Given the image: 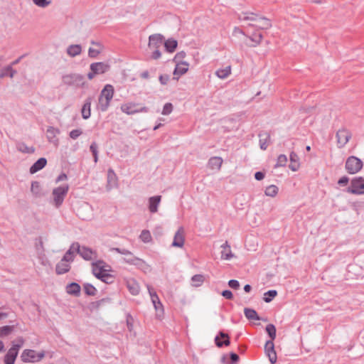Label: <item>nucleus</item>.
Segmentation results:
<instances>
[{
    "instance_id": "f257e3e1",
    "label": "nucleus",
    "mask_w": 364,
    "mask_h": 364,
    "mask_svg": "<svg viewBox=\"0 0 364 364\" xmlns=\"http://www.w3.org/2000/svg\"><path fill=\"white\" fill-rule=\"evenodd\" d=\"M164 45V37L156 33L149 37L148 49L151 51V58L157 60L161 58V53L159 48Z\"/></svg>"
},
{
    "instance_id": "f03ea898",
    "label": "nucleus",
    "mask_w": 364,
    "mask_h": 364,
    "mask_svg": "<svg viewBox=\"0 0 364 364\" xmlns=\"http://www.w3.org/2000/svg\"><path fill=\"white\" fill-rule=\"evenodd\" d=\"M110 267L103 262L99 261L92 264V272L94 275L102 281L109 283L112 275L109 273Z\"/></svg>"
},
{
    "instance_id": "7ed1b4c3",
    "label": "nucleus",
    "mask_w": 364,
    "mask_h": 364,
    "mask_svg": "<svg viewBox=\"0 0 364 364\" xmlns=\"http://www.w3.org/2000/svg\"><path fill=\"white\" fill-rule=\"evenodd\" d=\"M364 163L360 158L355 156H348L345 162V170L350 175H355L361 171Z\"/></svg>"
},
{
    "instance_id": "20e7f679",
    "label": "nucleus",
    "mask_w": 364,
    "mask_h": 364,
    "mask_svg": "<svg viewBox=\"0 0 364 364\" xmlns=\"http://www.w3.org/2000/svg\"><path fill=\"white\" fill-rule=\"evenodd\" d=\"M68 190L69 186L67 183L53 188L52 191V204L55 208H59L63 204Z\"/></svg>"
},
{
    "instance_id": "39448f33",
    "label": "nucleus",
    "mask_w": 364,
    "mask_h": 364,
    "mask_svg": "<svg viewBox=\"0 0 364 364\" xmlns=\"http://www.w3.org/2000/svg\"><path fill=\"white\" fill-rule=\"evenodd\" d=\"M110 70V65L106 62H96L92 63L90 65V71L87 77L90 80H92L98 75H103Z\"/></svg>"
},
{
    "instance_id": "423d86ee",
    "label": "nucleus",
    "mask_w": 364,
    "mask_h": 364,
    "mask_svg": "<svg viewBox=\"0 0 364 364\" xmlns=\"http://www.w3.org/2000/svg\"><path fill=\"white\" fill-rule=\"evenodd\" d=\"M346 191L353 195H364V177L357 176L353 178Z\"/></svg>"
},
{
    "instance_id": "0eeeda50",
    "label": "nucleus",
    "mask_w": 364,
    "mask_h": 364,
    "mask_svg": "<svg viewBox=\"0 0 364 364\" xmlns=\"http://www.w3.org/2000/svg\"><path fill=\"white\" fill-rule=\"evenodd\" d=\"M44 356L43 350L36 351L32 349H26L22 352L21 358L25 363H37L41 361Z\"/></svg>"
},
{
    "instance_id": "6e6552de",
    "label": "nucleus",
    "mask_w": 364,
    "mask_h": 364,
    "mask_svg": "<svg viewBox=\"0 0 364 364\" xmlns=\"http://www.w3.org/2000/svg\"><path fill=\"white\" fill-rule=\"evenodd\" d=\"M120 109L122 112L131 115L140 112H148L149 109L145 106H140L139 104L129 102L121 105Z\"/></svg>"
},
{
    "instance_id": "1a4fd4ad",
    "label": "nucleus",
    "mask_w": 364,
    "mask_h": 364,
    "mask_svg": "<svg viewBox=\"0 0 364 364\" xmlns=\"http://www.w3.org/2000/svg\"><path fill=\"white\" fill-rule=\"evenodd\" d=\"M148 291L151 300V302L153 304V306L156 311V316L158 318H161L164 315V306L156 292V291L151 287L150 286L147 285Z\"/></svg>"
},
{
    "instance_id": "9d476101",
    "label": "nucleus",
    "mask_w": 364,
    "mask_h": 364,
    "mask_svg": "<svg viewBox=\"0 0 364 364\" xmlns=\"http://www.w3.org/2000/svg\"><path fill=\"white\" fill-rule=\"evenodd\" d=\"M23 343V341L21 339L19 344L13 343L12 346L9 349L4 357V364H14L18 353V350L21 348Z\"/></svg>"
},
{
    "instance_id": "9b49d317",
    "label": "nucleus",
    "mask_w": 364,
    "mask_h": 364,
    "mask_svg": "<svg viewBox=\"0 0 364 364\" xmlns=\"http://www.w3.org/2000/svg\"><path fill=\"white\" fill-rule=\"evenodd\" d=\"M77 215L82 220H90L92 218V208L87 203H81L76 208Z\"/></svg>"
},
{
    "instance_id": "f8f14e48",
    "label": "nucleus",
    "mask_w": 364,
    "mask_h": 364,
    "mask_svg": "<svg viewBox=\"0 0 364 364\" xmlns=\"http://www.w3.org/2000/svg\"><path fill=\"white\" fill-rule=\"evenodd\" d=\"M63 82L69 85L82 87L85 85L84 77L80 74H70L63 77Z\"/></svg>"
},
{
    "instance_id": "ddd939ff",
    "label": "nucleus",
    "mask_w": 364,
    "mask_h": 364,
    "mask_svg": "<svg viewBox=\"0 0 364 364\" xmlns=\"http://www.w3.org/2000/svg\"><path fill=\"white\" fill-rule=\"evenodd\" d=\"M185 244V232L182 227H180L176 232L171 244L173 247L182 248Z\"/></svg>"
},
{
    "instance_id": "4468645a",
    "label": "nucleus",
    "mask_w": 364,
    "mask_h": 364,
    "mask_svg": "<svg viewBox=\"0 0 364 364\" xmlns=\"http://www.w3.org/2000/svg\"><path fill=\"white\" fill-rule=\"evenodd\" d=\"M60 132V129L58 128L53 127H48L46 130V138L48 141L55 146H58L59 144V139L58 136Z\"/></svg>"
},
{
    "instance_id": "2eb2a0df",
    "label": "nucleus",
    "mask_w": 364,
    "mask_h": 364,
    "mask_svg": "<svg viewBox=\"0 0 364 364\" xmlns=\"http://www.w3.org/2000/svg\"><path fill=\"white\" fill-rule=\"evenodd\" d=\"M351 134L346 129H340L336 133L337 144L339 148L344 147L349 141Z\"/></svg>"
},
{
    "instance_id": "dca6fc26",
    "label": "nucleus",
    "mask_w": 364,
    "mask_h": 364,
    "mask_svg": "<svg viewBox=\"0 0 364 364\" xmlns=\"http://www.w3.org/2000/svg\"><path fill=\"white\" fill-rule=\"evenodd\" d=\"M124 259L126 262L137 266L142 269H149V265L146 264L145 261L135 257L132 253H130L127 257H124Z\"/></svg>"
},
{
    "instance_id": "f3484780",
    "label": "nucleus",
    "mask_w": 364,
    "mask_h": 364,
    "mask_svg": "<svg viewBox=\"0 0 364 364\" xmlns=\"http://www.w3.org/2000/svg\"><path fill=\"white\" fill-rule=\"evenodd\" d=\"M265 353L269 358V360L272 364L277 362V353L274 350V346L272 341H268L266 342L264 346Z\"/></svg>"
},
{
    "instance_id": "a211bd4d",
    "label": "nucleus",
    "mask_w": 364,
    "mask_h": 364,
    "mask_svg": "<svg viewBox=\"0 0 364 364\" xmlns=\"http://www.w3.org/2000/svg\"><path fill=\"white\" fill-rule=\"evenodd\" d=\"M176 68L173 70L174 79L178 80L180 76L186 74L189 69V63L186 61L175 63Z\"/></svg>"
},
{
    "instance_id": "6ab92c4d",
    "label": "nucleus",
    "mask_w": 364,
    "mask_h": 364,
    "mask_svg": "<svg viewBox=\"0 0 364 364\" xmlns=\"http://www.w3.org/2000/svg\"><path fill=\"white\" fill-rule=\"evenodd\" d=\"M252 27L259 30H267L272 27V23L269 19L257 15Z\"/></svg>"
},
{
    "instance_id": "aec40b11",
    "label": "nucleus",
    "mask_w": 364,
    "mask_h": 364,
    "mask_svg": "<svg viewBox=\"0 0 364 364\" xmlns=\"http://www.w3.org/2000/svg\"><path fill=\"white\" fill-rule=\"evenodd\" d=\"M223 159L220 156L210 157L208 161L207 166L212 171H218L220 170Z\"/></svg>"
},
{
    "instance_id": "412c9836",
    "label": "nucleus",
    "mask_w": 364,
    "mask_h": 364,
    "mask_svg": "<svg viewBox=\"0 0 364 364\" xmlns=\"http://www.w3.org/2000/svg\"><path fill=\"white\" fill-rule=\"evenodd\" d=\"M161 200V196H154L150 197L148 200V208L149 210L151 213H155L158 211L159 204Z\"/></svg>"
},
{
    "instance_id": "4be33fe9",
    "label": "nucleus",
    "mask_w": 364,
    "mask_h": 364,
    "mask_svg": "<svg viewBox=\"0 0 364 364\" xmlns=\"http://www.w3.org/2000/svg\"><path fill=\"white\" fill-rule=\"evenodd\" d=\"M220 248L222 249V250H221V259H222L230 260L231 259L235 257V255L232 253V252L231 250V247H230L229 243L228 242V241H226L225 243H223L220 246Z\"/></svg>"
},
{
    "instance_id": "5701e85b",
    "label": "nucleus",
    "mask_w": 364,
    "mask_h": 364,
    "mask_svg": "<svg viewBox=\"0 0 364 364\" xmlns=\"http://www.w3.org/2000/svg\"><path fill=\"white\" fill-rule=\"evenodd\" d=\"M117 176L114 171L112 169H109L107 173V190L116 188L117 186Z\"/></svg>"
},
{
    "instance_id": "b1692460",
    "label": "nucleus",
    "mask_w": 364,
    "mask_h": 364,
    "mask_svg": "<svg viewBox=\"0 0 364 364\" xmlns=\"http://www.w3.org/2000/svg\"><path fill=\"white\" fill-rule=\"evenodd\" d=\"M232 73L231 65L222 67L215 70V75L220 80L228 78Z\"/></svg>"
},
{
    "instance_id": "393cba45",
    "label": "nucleus",
    "mask_w": 364,
    "mask_h": 364,
    "mask_svg": "<svg viewBox=\"0 0 364 364\" xmlns=\"http://www.w3.org/2000/svg\"><path fill=\"white\" fill-rule=\"evenodd\" d=\"M114 93V87L112 85L107 84L102 90L100 96L111 102L113 98Z\"/></svg>"
},
{
    "instance_id": "a878e982",
    "label": "nucleus",
    "mask_w": 364,
    "mask_h": 364,
    "mask_svg": "<svg viewBox=\"0 0 364 364\" xmlns=\"http://www.w3.org/2000/svg\"><path fill=\"white\" fill-rule=\"evenodd\" d=\"M16 70L12 68V65H7L1 69L0 79H3L6 77L13 78L16 75Z\"/></svg>"
},
{
    "instance_id": "bb28decb",
    "label": "nucleus",
    "mask_w": 364,
    "mask_h": 364,
    "mask_svg": "<svg viewBox=\"0 0 364 364\" xmlns=\"http://www.w3.org/2000/svg\"><path fill=\"white\" fill-rule=\"evenodd\" d=\"M77 250H78V244H73L69 250L65 252L62 259L70 264V262L74 259V255L77 252Z\"/></svg>"
},
{
    "instance_id": "cd10ccee",
    "label": "nucleus",
    "mask_w": 364,
    "mask_h": 364,
    "mask_svg": "<svg viewBox=\"0 0 364 364\" xmlns=\"http://www.w3.org/2000/svg\"><path fill=\"white\" fill-rule=\"evenodd\" d=\"M127 287L132 295H138L140 291V286L134 279L127 280Z\"/></svg>"
},
{
    "instance_id": "c85d7f7f",
    "label": "nucleus",
    "mask_w": 364,
    "mask_h": 364,
    "mask_svg": "<svg viewBox=\"0 0 364 364\" xmlns=\"http://www.w3.org/2000/svg\"><path fill=\"white\" fill-rule=\"evenodd\" d=\"M77 252H78L80 256H82L85 259L87 260L92 259L95 256V253L92 250L86 247H80L79 245L78 250H77Z\"/></svg>"
},
{
    "instance_id": "c756f323",
    "label": "nucleus",
    "mask_w": 364,
    "mask_h": 364,
    "mask_svg": "<svg viewBox=\"0 0 364 364\" xmlns=\"http://www.w3.org/2000/svg\"><path fill=\"white\" fill-rule=\"evenodd\" d=\"M80 286L75 282H72L68 284L65 287V291L67 294L75 296H78L80 295Z\"/></svg>"
},
{
    "instance_id": "7c9ffc66",
    "label": "nucleus",
    "mask_w": 364,
    "mask_h": 364,
    "mask_svg": "<svg viewBox=\"0 0 364 364\" xmlns=\"http://www.w3.org/2000/svg\"><path fill=\"white\" fill-rule=\"evenodd\" d=\"M47 164V160L45 158H40L38 160H37L30 168V173L31 174H33L43 168Z\"/></svg>"
},
{
    "instance_id": "2f4dec72",
    "label": "nucleus",
    "mask_w": 364,
    "mask_h": 364,
    "mask_svg": "<svg viewBox=\"0 0 364 364\" xmlns=\"http://www.w3.org/2000/svg\"><path fill=\"white\" fill-rule=\"evenodd\" d=\"M290 164L289 166V168L292 171H297L300 168V163H299V157L298 155L294 152H291L290 156Z\"/></svg>"
},
{
    "instance_id": "473e14b6",
    "label": "nucleus",
    "mask_w": 364,
    "mask_h": 364,
    "mask_svg": "<svg viewBox=\"0 0 364 364\" xmlns=\"http://www.w3.org/2000/svg\"><path fill=\"white\" fill-rule=\"evenodd\" d=\"M257 15L253 13H245L239 16V19L241 21H247V26L252 27L255 23V21L257 18Z\"/></svg>"
},
{
    "instance_id": "72a5a7b5",
    "label": "nucleus",
    "mask_w": 364,
    "mask_h": 364,
    "mask_svg": "<svg viewBox=\"0 0 364 364\" xmlns=\"http://www.w3.org/2000/svg\"><path fill=\"white\" fill-rule=\"evenodd\" d=\"M218 347H222L223 345L228 346L230 345L229 336L228 334L220 332L219 336L215 338Z\"/></svg>"
},
{
    "instance_id": "f704fd0d",
    "label": "nucleus",
    "mask_w": 364,
    "mask_h": 364,
    "mask_svg": "<svg viewBox=\"0 0 364 364\" xmlns=\"http://www.w3.org/2000/svg\"><path fill=\"white\" fill-rule=\"evenodd\" d=\"M70 269V264L61 259L55 267V272L58 274H63L68 272Z\"/></svg>"
},
{
    "instance_id": "c9c22d12",
    "label": "nucleus",
    "mask_w": 364,
    "mask_h": 364,
    "mask_svg": "<svg viewBox=\"0 0 364 364\" xmlns=\"http://www.w3.org/2000/svg\"><path fill=\"white\" fill-rule=\"evenodd\" d=\"M95 47L90 48L88 50V55L90 58H97V55L102 51V46L99 43H92Z\"/></svg>"
},
{
    "instance_id": "e433bc0d",
    "label": "nucleus",
    "mask_w": 364,
    "mask_h": 364,
    "mask_svg": "<svg viewBox=\"0 0 364 364\" xmlns=\"http://www.w3.org/2000/svg\"><path fill=\"white\" fill-rule=\"evenodd\" d=\"M82 52V47L79 44L70 45L67 48V54L70 57H75Z\"/></svg>"
},
{
    "instance_id": "4c0bfd02",
    "label": "nucleus",
    "mask_w": 364,
    "mask_h": 364,
    "mask_svg": "<svg viewBox=\"0 0 364 364\" xmlns=\"http://www.w3.org/2000/svg\"><path fill=\"white\" fill-rule=\"evenodd\" d=\"M31 191L36 197H41L43 195L42 187L38 181L31 183Z\"/></svg>"
},
{
    "instance_id": "58836bf2",
    "label": "nucleus",
    "mask_w": 364,
    "mask_h": 364,
    "mask_svg": "<svg viewBox=\"0 0 364 364\" xmlns=\"http://www.w3.org/2000/svg\"><path fill=\"white\" fill-rule=\"evenodd\" d=\"M279 193V188L275 185H269L264 189V195L267 197L275 198Z\"/></svg>"
},
{
    "instance_id": "ea45409f",
    "label": "nucleus",
    "mask_w": 364,
    "mask_h": 364,
    "mask_svg": "<svg viewBox=\"0 0 364 364\" xmlns=\"http://www.w3.org/2000/svg\"><path fill=\"white\" fill-rule=\"evenodd\" d=\"M164 45L168 52L173 53L176 50L178 43L174 39H168L166 41H164Z\"/></svg>"
},
{
    "instance_id": "a19ab883",
    "label": "nucleus",
    "mask_w": 364,
    "mask_h": 364,
    "mask_svg": "<svg viewBox=\"0 0 364 364\" xmlns=\"http://www.w3.org/2000/svg\"><path fill=\"white\" fill-rule=\"evenodd\" d=\"M204 282V277L202 274H196L191 278V285L194 287H200Z\"/></svg>"
},
{
    "instance_id": "79ce46f5",
    "label": "nucleus",
    "mask_w": 364,
    "mask_h": 364,
    "mask_svg": "<svg viewBox=\"0 0 364 364\" xmlns=\"http://www.w3.org/2000/svg\"><path fill=\"white\" fill-rule=\"evenodd\" d=\"M244 313L247 319L259 320V317L258 316L257 313L254 309L245 308L244 309Z\"/></svg>"
},
{
    "instance_id": "37998d69",
    "label": "nucleus",
    "mask_w": 364,
    "mask_h": 364,
    "mask_svg": "<svg viewBox=\"0 0 364 364\" xmlns=\"http://www.w3.org/2000/svg\"><path fill=\"white\" fill-rule=\"evenodd\" d=\"M109 105H110V101L99 96L98 105H97L99 109H100L102 112H105L109 107Z\"/></svg>"
},
{
    "instance_id": "c03bdc74",
    "label": "nucleus",
    "mask_w": 364,
    "mask_h": 364,
    "mask_svg": "<svg viewBox=\"0 0 364 364\" xmlns=\"http://www.w3.org/2000/svg\"><path fill=\"white\" fill-rule=\"evenodd\" d=\"M270 137L267 134L260 135L259 146L262 150H266L269 144Z\"/></svg>"
},
{
    "instance_id": "a18cd8bd",
    "label": "nucleus",
    "mask_w": 364,
    "mask_h": 364,
    "mask_svg": "<svg viewBox=\"0 0 364 364\" xmlns=\"http://www.w3.org/2000/svg\"><path fill=\"white\" fill-rule=\"evenodd\" d=\"M248 38L253 42V46H256L261 43L263 36L262 33L255 32L249 36Z\"/></svg>"
},
{
    "instance_id": "49530a36",
    "label": "nucleus",
    "mask_w": 364,
    "mask_h": 364,
    "mask_svg": "<svg viewBox=\"0 0 364 364\" xmlns=\"http://www.w3.org/2000/svg\"><path fill=\"white\" fill-rule=\"evenodd\" d=\"M17 149L22 153H26V154H32L35 151V149L33 146H28L24 143L18 144L17 145Z\"/></svg>"
},
{
    "instance_id": "de8ad7c7",
    "label": "nucleus",
    "mask_w": 364,
    "mask_h": 364,
    "mask_svg": "<svg viewBox=\"0 0 364 364\" xmlns=\"http://www.w3.org/2000/svg\"><path fill=\"white\" fill-rule=\"evenodd\" d=\"M277 295V291L276 290H269L263 294V300L266 303H269Z\"/></svg>"
},
{
    "instance_id": "09e8293b",
    "label": "nucleus",
    "mask_w": 364,
    "mask_h": 364,
    "mask_svg": "<svg viewBox=\"0 0 364 364\" xmlns=\"http://www.w3.org/2000/svg\"><path fill=\"white\" fill-rule=\"evenodd\" d=\"M90 107L91 104L90 102H86L82 108V116L83 119H87L90 117L91 112H90Z\"/></svg>"
},
{
    "instance_id": "8fccbe9b",
    "label": "nucleus",
    "mask_w": 364,
    "mask_h": 364,
    "mask_svg": "<svg viewBox=\"0 0 364 364\" xmlns=\"http://www.w3.org/2000/svg\"><path fill=\"white\" fill-rule=\"evenodd\" d=\"M139 238L142 242L145 243L150 242L152 240V237L150 232L146 230H144L141 232Z\"/></svg>"
},
{
    "instance_id": "3c124183",
    "label": "nucleus",
    "mask_w": 364,
    "mask_h": 364,
    "mask_svg": "<svg viewBox=\"0 0 364 364\" xmlns=\"http://www.w3.org/2000/svg\"><path fill=\"white\" fill-rule=\"evenodd\" d=\"M13 331L14 326H4L0 327V338L9 335Z\"/></svg>"
},
{
    "instance_id": "603ef678",
    "label": "nucleus",
    "mask_w": 364,
    "mask_h": 364,
    "mask_svg": "<svg viewBox=\"0 0 364 364\" xmlns=\"http://www.w3.org/2000/svg\"><path fill=\"white\" fill-rule=\"evenodd\" d=\"M33 3L38 7L45 9L51 4L50 0H32Z\"/></svg>"
},
{
    "instance_id": "864d4df0",
    "label": "nucleus",
    "mask_w": 364,
    "mask_h": 364,
    "mask_svg": "<svg viewBox=\"0 0 364 364\" xmlns=\"http://www.w3.org/2000/svg\"><path fill=\"white\" fill-rule=\"evenodd\" d=\"M266 331L271 338V341H273L276 338V328L273 324H268L266 326Z\"/></svg>"
},
{
    "instance_id": "5fc2aeb1",
    "label": "nucleus",
    "mask_w": 364,
    "mask_h": 364,
    "mask_svg": "<svg viewBox=\"0 0 364 364\" xmlns=\"http://www.w3.org/2000/svg\"><path fill=\"white\" fill-rule=\"evenodd\" d=\"M287 163V157L284 154H280L277 157V163L275 164V168L285 166Z\"/></svg>"
},
{
    "instance_id": "6e6d98bb",
    "label": "nucleus",
    "mask_w": 364,
    "mask_h": 364,
    "mask_svg": "<svg viewBox=\"0 0 364 364\" xmlns=\"http://www.w3.org/2000/svg\"><path fill=\"white\" fill-rule=\"evenodd\" d=\"M173 105L170 102H167L164 105L161 114L163 115H168L170 114L173 111Z\"/></svg>"
},
{
    "instance_id": "4d7b16f0",
    "label": "nucleus",
    "mask_w": 364,
    "mask_h": 364,
    "mask_svg": "<svg viewBox=\"0 0 364 364\" xmlns=\"http://www.w3.org/2000/svg\"><path fill=\"white\" fill-rule=\"evenodd\" d=\"M186 53L184 51L178 52L174 56L173 60L174 63L185 62L183 59L186 58Z\"/></svg>"
},
{
    "instance_id": "13d9d810",
    "label": "nucleus",
    "mask_w": 364,
    "mask_h": 364,
    "mask_svg": "<svg viewBox=\"0 0 364 364\" xmlns=\"http://www.w3.org/2000/svg\"><path fill=\"white\" fill-rule=\"evenodd\" d=\"M82 134V132L81 129H73L72 130L69 135L70 136L71 139H76L77 137H79L81 134Z\"/></svg>"
},
{
    "instance_id": "bf43d9fd",
    "label": "nucleus",
    "mask_w": 364,
    "mask_h": 364,
    "mask_svg": "<svg viewBox=\"0 0 364 364\" xmlns=\"http://www.w3.org/2000/svg\"><path fill=\"white\" fill-rule=\"evenodd\" d=\"M84 288H85V291L87 294H88V295L95 294L96 289L92 285L87 284L85 286Z\"/></svg>"
},
{
    "instance_id": "052dcab7",
    "label": "nucleus",
    "mask_w": 364,
    "mask_h": 364,
    "mask_svg": "<svg viewBox=\"0 0 364 364\" xmlns=\"http://www.w3.org/2000/svg\"><path fill=\"white\" fill-rule=\"evenodd\" d=\"M159 80L161 85H166L170 80V77L168 75H161Z\"/></svg>"
},
{
    "instance_id": "680f3d73",
    "label": "nucleus",
    "mask_w": 364,
    "mask_h": 364,
    "mask_svg": "<svg viewBox=\"0 0 364 364\" xmlns=\"http://www.w3.org/2000/svg\"><path fill=\"white\" fill-rule=\"evenodd\" d=\"M228 286L234 289H237L240 287V283L237 280L231 279L228 282Z\"/></svg>"
},
{
    "instance_id": "e2e57ef3",
    "label": "nucleus",
    "mask_w": 364,
    "mask_h": 364,
    "mask_svg": "<svg viewBox=\"0 0 364 364\" xmlns=\"http://www.w3.org/2000/svg\"><path fill=\"white\" fill-rule=\"evenodd\" d=\"M349 182V178L348 177L344 176H342L341 178H340L338 181V184L340 185V186H346Z\"/></svg>"
},
{
    "instance_id": "0e129e2a",
    "label": "nucleus",
    "mask_w": 364,
    "mask_h": 364,
    "mask_svg": "<svg viewBox=\"0 0 364 364\" xmlns=\"http://www.w3.org/2000/svg\"><path fill=\"white\" fill-rule=\"evenodd\" d=\"M232 35L234 36H239L240 35L245 36V33L238 27H235L232 31Z\"/></svg>"
},
{
    "instance_id": "69168bd1",
    "label": "nucleus",
    "mask_w": 364,
    "mask_h": 364,
    "mask_svg": "<svg viewBox=\"0 0 364 364\" xmlns=\"http://www.w3.org/2000/svg\"><path fill=\"white\" fill-rule=\"evenodd\" d=\"M113 250L123 255L124 256V257H127L130 253H132L131 252H129V250H125V249L115 248Z\"/></svg>"
},
{
    "instance_id": "338daca9",
    "label": "nucleus",
    "mask_w": 364,
    "mask_h": 364,
    "mask_svg": "<svg viewBox=\"0 0 364 364\" xmlns=\"http://www.w3.org/2000/svg\"><path fill=\"white\" fill-rule=\"evenodd\" d=\"M222 295L228 299H232L233 298V294L230 290H224L222 292Z\"/></svg>"
},
{
    "instance_id": "774afa93",
    "label": "nucleus",
    "mask_w": 364,
    "mask_h": 364,
    "mask_svg": "<svg viewBox=\"0 0 364 364\" xmlns=\"http://www.w3.org/2000/svg\"><path fill=\"white\" fill-rule=\"evenodd\" d=\"M255 178L257 181H262L264 178V173L261 171L256 172L255 174Z\"/></svg>"
}]
</instances>
